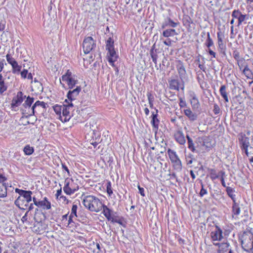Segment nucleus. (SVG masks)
Wrapping results in <instances>:
<instances>
[{"instance_id":"0eeeda50","label":"nucleus","mask_w":253,"mask_h":253,"mask_svg":"<svg viewBox=\"0 0 253 253\" xmlns=\"http://www.w3.org/2000/svg\"><path fill=\"white\" fill-rule=\"evenodd\" d=\"M6 59L8 64L12 67V72L14 74L19 75L22 66L18 64L15 59L9 54H7Z\"/></svg>"},{"instance_id":"58836bf2","label":"nucleus","mask_w":253,"mask_h":253,"mask_svg":"<svg viewBox=\"0 0 253 253\" xmlns=\"http://www.w3.org/2000/svg\"><path fill=\"white\" fill-rule=\"evenodd\" d=\"M196 74L197 81L200 84H201L204 82V75L201 70L197 71Z\"/></svg>"},{"instance_id":"5701e85b","label":"nucleus","mask_w":253,"mask_h":253,"mask_svg":"<svg viewBox=\"0 0 253 253\" xmlns=\"http://www.w3.org/2000/svg\"><path fill=\"white\" fill-rule=\"evenodd\" d=\"M26 99L24 103L23 104V106L24 107L25 109H28V112H29V111H31V105L33 104L34 101V98L33 97H30V96H28L27 97H26ZM27 110H25V111L26 112Z\"/></svg>"},{"instance_id":"6e6552de","label":"nucleus","mask_w":253,"mask_h":253,"mask_svg":"<svg viewBox=\"0 0 253 253\" xmlns=\"http://www.w3.org/2000/svg\"><path fill=\"white\" fill-rule=\"evenodd\" d=\"M210 236L213 243L221 241L223 239V231L217 224H215V229L211 232Z\"/></svg>"},{"instance_id":"a211bd4d","label":"nucleus","mask_w":253,"mask_h":253,"mask_svg":"<svg viewBox=\"0 0 253 253\" xmlns=\"http://www.w3.org/2000/svg\"><path fill=\"white\" fill-rule=\"evenodd\" d=\"M27 201L24 200V199L21 197H18L14 202L15 205L20 209L22 210H25L28 207L29 203H26Z\"/></svg>"},{"instance_id":"13d9d810","label":"nucleus","mask_w":253,"mask_h":253,"mask_svg":"<svg viewBox=\"0 0 253 253\" xmlns=\"http://www.w3.org/2000/svg\"><path fill=\"white\" fill-rule=\"evenodd\" d=\"M36 206L38 207H43V209H45V203H44L42 201H39L36 202Z\"/></svg>"},{"instance_id":"774afa93","label":"nucleus","mask_w":253,"mask_h":253,"mask_svg":"<svg viewBox=\"0 0 253 253\" xmlns=\"http://www.w3.org/2000/svg\"><path fill=\"white\" fill-rule=\"evenodd\" d=\"M198 67L201 70H202V71H203L204 72H206V68L203 64H202L199 63L198 64Z\"/></svg>"},{"instance_id":"6e6d98bb","label":"nucleus","mask_w":253,"mask_h":253,"mask_svg":"<svg viewBox=\"0 0 253 253\" xmlns=\"http://www.w3.org/2000/svg\"><path fill=\"white\" fill-rule=\"evenodd\" d=\"M220 108L217 104H214L213 106V112L215 115H217L220 112Z\"/></svg>"},{"instance_id":"f704fd0d","label":"nucleus","mask_w":253,"mask_h":253,"mask_svg":"<svg viewBox=\"0 0 253 253\" xmlns=\"http://www.w3.org/2000/svg\"><path fill=\"white\" fill-rule=\"evenodd\" d=\"M243 74L245 75V76L249 79H253V74L251 70L249 68L248 65H246L243 71Z\"/></svg>"},{"instance_id":"aec40b11","label":"nucleus","mask_w":253,"mask_h":253,"mask_svg":"<svg viewBox=\"0 0 253 253\" xmlns=\"http://www.w3.org/2000/svg\"><path fill=\"white\" fill-rule=\"evenodd\" d=\"M183 113L191 122H194L198 119V114L196 113L192 112L190 108L184 109Z\"/></svg>"},{"instance_id":"69168bd1","label":"nucleus","mask_w":253,"mask_h":253,"mask_svg":"<svg viewBox=\"0 0 253 253\" xmlns=\"http://www.w3.org/2000/svg\"><path fill=\"white\" fill-rule=\"evenodd\" d=\"M117 59H112V58H108V61L110 64L113 66L115 67L114 62L117 60Z\"/></svg>"},{"instance_id":"bb28decb","label":"nucleus","mask_w":253,"mask_h":253,"mask_svg":"<svg viewBox=\"0 0 253 253\" xmlns=\"http://www.w3.org/2000/svg\"><path fill=\"white\" fill-rule=\"evenodd\" d=\"M8 87V83H5V79L0 74V93L2 94Z\"/></svg>"},{"instance_id":"4468645a","label":"nucleus","mask_w":253,"mask_h":253,"mask_svg":"<svg viewBox=\"0 0 253 253\" xmlns=\"http://www.w3.org/2000/svg\"><path fill=\"white\" fill-rule=\"evenodd\" d=\"M178 22L173 21L170 17H166L164 21L162 23L161 28L163 29H165L166 27L175 28L179 25Z\"/></svg>"},{"instance_id":"864d4df0","label":"nucleus","mask_w":253,"mask_h":253,"mask_svg":"<svg viewBox=\"0 0 253 253\" xmlns=\"http://www.w3.org/2000/svg\"><path fill=\"white\" fill-rule=\"evenodd\" d=\"M217 43L218 44L219 43H224L223 40H222V37H223V35H221V33L220 32H218L217 33Z\"/></svg>"},{"instance_id":"3c124183","label":"nucleus","mask_w":253,"mask_h":253,"mask_svg":"<svg viewBox=\"0 0 253 253\" xmlns=\"http://www.w3.org/2000/svg\"><path fill=\"white\" fill-rule=\"evenodd\" d=\"M179 105L180 108H182L187 107V104L185 101H184L182 98H180Z\"/></svg>"},{"instance_id":"423d86ee","label":"nucleus","mask_w":253,"mask_h":253,"mask_svg":"<svg viewBox=\"0 0 253 253\" xmlns=\"http://www.w3.org/2000/svg\"><path fill=\"white\" fill-rule=\"evenodd\" d=\"M168 154L171 163L173 164L174 169L178 171L181 170L182 169L181 162L176 152L170 149H169Z\"/></svg>"},{"instance_id":"4c0bfd02","label":"nucleus","mask_w":253,"mask_h":253,"mask_svg":"<svg viewBox=\"0 0 253 253\" xmlns=\"http://www.w3.org/2000/svg\"><path fill=\"white\" fill-rule=\"evenodd\" d=\"M166 97L170 101H174L176 100V95L174 92L169 91L166 92Z\"/></svg>"},{"instance_id":"37998d69","label":"nucleus","mask_w":253,"mask_h":253,"mask_svg":"<svg viewBox=\"0 0 253 253\" xmlns=\"http://www.w3.org/2000/svg\"><path fill=\"white\" fill-rule=\"evenodd\" d=\"M205 44L209 48L213 45V41L210 37V34L209 32L207 33V39L206 41Z\"/></svg>"},{"instance_id":"4be33fe9","label":"nucleus","mask_w":253,"mask_h":253,"mask_svg":"<svg viewBox=\"0 0 253 253\" xmlns=\"http://www.w3.org/2000/svg\"><path fill=\"white\" fill-rule=\"evenodd\" d=\"M102 210H103L102 213L107 219V220L108 221H112L113 218L111 217V215H112V214L114 212V211H113L111 209H109V208L107 207V206L104 204L103 205Z\"/></svg>"},{"instance_id":"f257e3e1","label":"nucleus","mask_w":253,"mask_h":253,"mask_svg":"<svg viewBox=\"0 0 253 253\" xmlns=\"http://www.w3.org/2000/svg\"><path fill=\"white\" fill-rule=\"evenodd\" d=\"M82 203L89 211L96 212L102 210L103 205L98 198L93 195L85 196Z\"/></svg>"},{"instance_id":"2f4dec72","label":"nucleus","mask_w":253,"mask_h":253,"mask_svg":"<svg viewBox=\"0 0 253 253\" xmlns=\"http://www.w3.org/2000/svg\"><path fill=\"white\" fill-rule=\"evenodd\" d=\"M7 196V186L6 183H0V198H4Z\"/></svg>"},{"instance_id":"c9c22d12","label":"nucleus","mask_w":253,"mask_h":253,"mask_svg":"<svg viewBox=\"0 0 253 253\" xmlns=\"http://www.w3.org/2000/svg\"><path fill=\"white\" fill-rule=\"evenodd\" d=\"M186 138L187 139L188 148L193 152H196V149L192 139L190 138L188 135H186Z\"/></svg>"},{"instance_id":"cd10ccee","label":"nucleus","mask_w":253,"mask_h":253,"mask_svg":"<svg viewBox=\"0 0 253 253\" xmlns=\"http://www.w3.org/2000/svg\"><path fill=\"white\" fill-rule=\"evenodd\" d=\"M226 192L227 195L231 199L233 202H236V195L235 194V190L231 187H227Z\"/></svg>"},{"instance_id":"ddd939ff","label":"nucleus","mask_w":253,"mask_h":253,"mask_svg":"<svg viewBox=\"0 0 253 253\" xmlns=\"http://www.w3.org/2000/svg\"><path fill=\"white\" fill-rule=\"evenodd\" d=\"M78 189V185H76V187H73L72 184H70L69 182L67 181L66 180L65 181V185L63 187V191L67 195H71L74 194Z\"/></svg>"},{"instance_id":"f3484780","label":"nucleus","mask_w":253,"mask_h":253,"mask_svg":"<svg viewBox=\"0 0 253 253\" xmlns=\"http://www.w3.org/2000/svg\"><path fill=\"white\" fill-rule=\"evenodd\" d=\"M213 245L218 247L217 251L218 253H225V252H227L230 249L229 248L230 244L227 242L213 243Z\"/></svg>"},{"instance_id":"79ce46f5","label":"nucleus","mask_w":253,"mask_h":253,"mask_svg":"<svg viewBox=\"0 0 253 253\" xmlns=\"http://www.w3.org/2000/svg\"><path fill=\"white\" fill-rule=\"evenodd\" d=\"M243 15L242 13L239 10H234L232 13V16L233 18L238 19V21L240 19V17Z\"/></svg>"},{"instance_id":"dca6fc26","label":"nucleus","mask_w":253,"mask_h":253,"mask_svg":"<svg viewBox=\"0 0 253 253\" xmlns=\"http://www.w3.org/2000/svg\"><path fill=\"white\" fill-rule=\"evenodd\" d=\"M176 68L180 79L181 80L185 79L186 78L187 74L183 63L181 61H178V64L176 66Z\"/></svg>"},{"instance_id":"680f3d73","label":"nucleus","mask_w":253,"mask_h":253,"mask_svg":"<svg viewBox=\"0 0 253 253\" xmlns=\"http://www.w3.org/2000/svg\"><path fill=\"white\" fill-rule=\"evenodd\" d=\"M138 189L139 190V193L140 194V195L143 196V197H144L145 196V193H144V189L142 187H141L139 185H138Z\"/></svg>"},{"instance_id":"2eb2a0df","label":"nucleus","mask_w":253,"mask_h":253,"mask_svg":"<svg viewBox=\"0 0 253 253\" xmlns=\"http://www.w3.org/2000/svg\"><path fill=\"white\" fill-rule=\"evenodd\" d=\"M190 97V101L193 109H198L200 106V103L196 94L194 91H190L189 93Z\"/></svg>"},{"instance_id":"603ef678","label":"nucleus","mask_w":253,"mask_h":253,"mask_svg":"<svg viewBox=\"0 0 253 253\" xmlns=\"http://www.w3.org/2000/svg\"><path fill=\"white\" fill-rule=\"evenodd\" d=\"M28 74V71L27 69H23L22 71H20V74L21 77L23 79H26L27 78V75Z\"/></svg>"},{"instance_id":"f8f14e48","label":"nucleus","mask_w":253,"mask_h":253,"mask_svg":"<svg viewBox=\"0 0 253 253\" xmlns=\"http://www.w3.org/2000/svg\"><path fill=\"white\" fill-rule=\"evenodd\" d=\"M82 90L81 86H77L76 88L73 90H70L67 94V97L68 99L72 102V101L75 100L76 97L79 95V93Z\"/></svg>"},{"instance_id":"9b49d317","label":"nucleus","mask_w":253,"mask_h":253,"mask_svg":"<svg viewBox=\"0 0 253 253\" xmlns=\"http://www.w3.org/2000/svg\"><path fill=\"white\" fill-rule=\"evenodd\" d=\"M39 107H41L42 108L45 109L47 107H48V105L47 103L44 102L43 101H40L38 100L32 106L31 111H29V112H26V114H27L29 116L35 115L37 112L36 109Z\"/></svg>"},{"instance_id":"393cba45","label":"nucleus","mask_w":253,"mask_h":253,"mask_svg":"<svg viewBox=\"0 0 253 253\" xmlns=\"http://www.w3.org/2000/svg\"><path fill=\"white\" fill-rule=\"evenodd\" d=\"M169 87L171 89L179 90V81L176 79H171L169 81Z\"/></svg>"},{"instance_id":"9d476101","label":"nucleus","mask_w":253,"mask_h":253,"mask_svg":"<svg viewBox=\"0 0 253 253\" xmlns=\"http://www.w3.org/2000/svg\"><path fill=\"white\" fill-rule=\"evenodd\" d=\"M15 191L19 194V197H22L24 200L27 201L26 203H29L32 200V194L33 192L30 190H24L16 188Z\"/></svg>"},{"instance_id":"a18cd8bd","label":"nucleus","mask_w":253,"mask_h":253,"mask_svg":"<svg viewBox=\"0 0 253 253\" xmlns=\"http://www.w3.org/2000/svg\"><path fill=\"white\" fill-rule=\"evenodd\" d=\"M63 105H56L53 107V109L57 115H59L60 116L62 112Z\"/></svg>"},{"instance_id":"0e129e2a","label":"nucleus","mask_w":253,"mask_h":253,"mask_svg":"<svg viewBox=\"0 0 253 253\" xmlns=\"http://www.w3.org/2000/svg\"><path fill=\"white\" fill-rule=\"evenodd\" d=\"M62 168L63 169L67 171V172L68 173V175L70 176V174L69 169H68V167L66 166L65 163H62Z\"/></svg>"},{"instance_id":"a878e982","label":"nucleus","mask_w":253,"mask_h":253,"mask_svg":"<svg viewBox=\"0 0 253 253\" xmlns=\"http://www.w3.org/2000/svg\"><path fill=\"white\" fill-rule=\"evenodd\" d=\"M183 24L188 30L190 29L191 24L193 23V20L188 15H184L183 16Z\"/></svg>"},{"instance_id":"6ab92c4d","label":"nucleus","mask_w":253,"mask_h":253,"mask_svg":"<svg viewBox=\"0 0 253 253\" xmlns=\"http://www.w3.org/2000/svg\"><path fill=\"white\" fill-rule=\"evenodd\" d=\"M155 110L156 113L154 112H152V115L151 116V124L152 125L153 128L155 129L156 130H158L159 128L160 120L158 119V110L155 108Z\"/></svg>"},{"instance_id":"a19ab883","label":"nucleus","mask_w":253,"mask_h":253,"mask_svg":"<svg viewBox=\"0 0 253 253\" xmlns=\"http://www.w3.org/2000/svg\"><path fill=\"white\" fill-rule=\"evenodd\" d=\"M218 49L220 53L222 54L223 56H226V45L224 43H219L218 44Z\"/></svg>"},{"instance_id":"39448f33","label":"nucleus","mask_w":253,"mask_h":253,"mask_svg":"<svg viewBox=\"0 0 253 253\" xmlns=\"http://www.w3.org/2000/svg\"><path fill=\"white\" fill-rule=\"evenodd\" d=\"M96 46V41L91 37H85L83 42V49L85 54H88Z\"/></svg>"},{"instance_id":"49530a36","label":"nucleus","mask_w":253,"mask_h":253,"mask_svg":"<svg viewBox=\"0 0 253 253\" xmlns=\"http://www.w3.org/2000/svg\"><path fill=\"white\" fill-rule=\"evenodd\" d=\"M249 19V15L247 14H243L240 19L238 21V26H240L243 22H244L245 20H247Z\"/></svg>"},{"instance_id":"338daca9","label":"nucleus","mask_w":253,"mask_h":253,"mask_svg":"<svg viewBox=\"0 0 253 253\" xmlns=\"http://www.w3.org/2000/svg\"><path fill=\"white\" fill-rule=\"evenodd\" d=\"M164 43L168 46H170L172 44V41L170 39H168L164 42Z\"/></svg>"},{"instance_id":"de8ad7c7","label":"nucleus","mask_w":253,"mask_h":253,"mask_svg":"<svg viewBox=\"0 0 253 253\" xmlns=\"http://www.w3.org/2000/svg\"><path fill=\"white\" fill-rule=\"evenodd\" d=\"M106 191L109 195V196H111L113 194V190L111 187V183L110 181H109L106 184Z\"/></svg>"},{"instance_id":"412c9836","label":"nucleus","mask_w":253,"mask_h":253,"mask_svg":"<svg viewBox=\"0 0 253 253\" xmlns=\"http://www.w3.org/2000/svg\"><path fill=\"white\" fill-rule=\"evenodd\" d=\"M241 209L239 206V204L236 201L233 202L232 207V217L236 219L238 218V215L240 214Z\"/></svg>"},{"instance_id":"8fccbe9b","label":"nucleus","mask_w":253,"mask_h":253,"mask_svg":"<svg viewBox=\"0 0 253 253\" xmlns=\"http://www.w3.org/2000/svg\"><path fill=\"white\" fill-rule=\"evenodd\" d=\"M44 203H45V209L46 210H49L51 208V203L49 202L46 197H44L43 200L42 201Z\"/></svg>"},{"instance_id":"4d7b16f0","label":"nucleus","mask_w":253,"mask_h":253,"mask_svg":"<svg viewBox=\"0 0 253 253\" xmlns=\"http://www.w3.org/2000/svg\"><path fill=\"white\" fill-rule=\"evenodd\" d=\"M33 82L35 83H36L37 84L39 85V86H38V89H39L40 91H42L43 87H42V84L41 82H39L36 78L34 79V80Z\"/></svg>"},{"instance_id":"09e8293b","label":"nucleus","mask_w":253,"mask_h":253,"mask_svg":"<svg viewBox=\"0 0 253 253\" xmlns=\"http://www.w3.org/2000/svg\"><path fill=\"white\" fill-rule=\"evenodd\" d=\"M233 56L237 62L239 61L240 55V52L238 51H237V50H235L234 51H233Z\"/></svg>"},{"instance_id":"c03bdc74","label":"nucleus","mask_w":253,"mask_h":253,"mask_svg":"<svg viewBox=\"0 0 253 253\" xmlns=\"http://www.w3.org/2000/svg\"><path fill=\"white\" fill-rule=\"evenodd\" d=\"M201 190L199 193V195L201 197H203L205 195H207L208 194V191L207 189L205 188L204 185L203 184V182L201 181Z\"/></svg>"},{"instance_id":"473e14b6","label":"nucleus","mask_w":253,"mask_h":253,"mask_svg":"<svg viewBox=\"0 0 253 253\" xmlns=\"http://www.w3.org/2000/svg\"><path fill=\"white\" fill-rule=\"evenodd\" d=\"M114 41L112 37H109L106 42V49L110 50L114 49Z\"/></svg>"},{"instance_id":"7ed1b4c3","label":"nucleus","mask_w":253,"mask_h":253,"mask_svg":"<svg viewBox=\"0 0 253 253\" xmlns=\"http://www.w3.org/2000/svg\"><path fill=\"white\" fill-rule=\"evenodd\" d=\"M243 249L250 252L253 250V234L251 232H244L241 237Z\"/></svg>"},{"instance_id":"7c9ffc66","label":"nucleus","mask_w":253,"mask_h":253,"mask_svg":"<svg viewBox=\"0 0 253 253\" xmlns=\"http://www.w3.org/2000/svg\"><path fill=\"white\" fill-rule=\"evenodd\" d=\"M198 142L203 147H205L206 148H210L211 144L208 141V139L204 137H198Z\"/></svg>"},{"instance_id":"72a5a7b5","label":"nucleus","mask_w":253,"mask_h":253,"mask_svg":"<svg viewBox=\"0 0 253 253\" xmlns=\"http://www.w3.org/2000/svg\"><path fill=\"white\" fill-rule=\"evenodd\" d=\"M23 152L25 155L30 156L34 152V148L29 144L26 145L23 148Z\"/></svg>"},{"instance_id":"f03ea898","label":"nucleus","mask_w":253,"mask_h":253,"mask_svg":"<svg viewBox=\"0 0 253 253\" xmlns=\"http://www.w3.org/2000/svg\"><path fill=\"white\" fill-rule=\"evenodd\" d=\"M61 80L67 84L68 88L70 89L73 88L78 83L77 76L73 74L70 70H68L66 73L63 75L61 78L60 79V83L62 86L64 87L65 84L62 83Z\"/></svg>"},{"instance_id":"ea45409f","label":"nucleus","mask_w":253,"mask_h":253,"mask_svg":"<svg viewBox=\"0 0 253 253\" xmlns=\"http://www.w3.org/2000/svg\"><path fill=\"white\" fill-rule=\"evenodd\" d=\"M107 56L108 58H112L117 59L118 56L117 55L116 52L114 49H110V50H107Z\"/></svg>"},{"instance_id":"c756f323","label":"nucleus","mask_w":253,"mask_h":253,"mask_svg":"<svg viewBox=\"0 0 253 253\" xmlns=\"http://www.w3.org/2000/svg\"><path fill=\"white\" fill-rule=\"evenodd\" d=\"M177 35V33L176 32L175 30L173 29H168L164 30L163 32V36L167 38L172 37Z\"/></svg>"},{"instance_id":"1a4fd4ad","label":"nucleus","mask_w":253,"mask_h":253,"mask_svg":"<svg viewBox=\"0 0 253 253\" xmlns=\"http://www.w3.org/2000/svg\"><path fill=\"white\" fill-rule=\"evenodd\" d=\"M26 97V96L24 95L22 92L18 91L16 96L14 97L12 100L11 103L10 104L11 109L16 111V108L21 105Z\"/></svg>"},{"instance_id":"e2e57ef3","label":"nucleus","mask_w":253,"mask_h":253,"mask_svg":"<svg viewBox=\"0 0 253 253\" xmlns=\"http://www.w3.org/2000/svg\"><path fill=\"white\" fill-rule=\"evenodd\" d=\"M111 222L113 223H117L120 225H123V224L122 220L119 218H114V219H113Z\"/></svg>"},{"instance_id":"20e7f679","label":"nucleus","mask_w":253,"mask_h":253,"mask_svg":"<svg viewBox=\"0 0 253 253\" xmlns=\"http://www.w3.org/2000/svg\"><path fill=\"white\" fill-rule=\"evenodd\" d=\"M74 105L66 99L63 104L62 116H60V120L62 122H67L70 120L73 116L71 113L73 110Z\"/></svg>"},{"instance_id":"e433bc0d","label":"nucleus","mask_w":253,"mask_h":253,"mask_svg":"<svg viewBox=\"0 0 253 253\" xmlns=\"http://www.w3.org/2000/svg\"><path fill=\"white\" fill-rule=\"evenodd\" d=\"M208 170L210 172V178L211 180H213L219 177V174H217L215 169H209Z\"/></svg>"},{"instance_id":"052dcab7","label":"nucleus","mask_w":253,"mask_h":253,"mask_svg":"<svg viewBox=\"0 0 253 253\" xmlns=\"http://www.w3.org/2000/svg\"><path fill=\"white\" fill-rule=\"evenodd\" d=\"M5 21L1 20L0 21V31H3L5 28Z\"/></svg>"},{"instance_id":"c85d7f7f","label":"nucleus","mask_w":253,"mask_h":253,"mask_svg":"<svg viewBox=\"0 0 253 253\" xmlns=\"http://www.w3.org/2000/svg\"><path fill=\"white\" fill-rule=\"evenodd\" d=\"M226 86L225 85H222L219 89V92L222 96V97L224 99L225 102H229V98L228 97V93L226 91Z\"/></svg>"},{"instance_id":"b1692460","label":"nucleus","mask_w":253,"mask_h":253,"mask_svg":"<svg viewBox=\"0 0 253 253\" xmlns=\"http://www.w3.org/2000/svg\"><path fill=\"white\" fill-rule=\"evenodd\" d=\"M175 140L180 144L183 145L185 143V139L183 133L181 131H178L175 134Z\"/></svg>"},{"instance_id":"5fc2aeb1","label":"nucleus","mask_w":253,"mask_h":253,"mask_svg":"<svg viewBox=\"0 0 253 253\" xmlns=\"http://www.w3.org/2000/svg\"><path fill=\"white\" fill-rule=\"evenodd\" d=\"M78 206L76 204H73L71 209V212L72 214H74L75 216L77 217V211Z\"/></svg>"},{"instance_id":"bf43d9fd","label":"nucleus","mask_w":253,"mask_h":253,"mask_svg":"<svg viewBox=\"0 0 253 253\" xmlns=\"http://www.w3.org/2000/svg\"><path fill=\"white\" fill-rule=\"evenodd\" d=\"M4 64H6L5 60L4 59L0 58V73L3 69Z\"/></svg>"}]
</instances>
